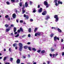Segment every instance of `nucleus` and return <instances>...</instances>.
I'll return each mask as SVG.
<instances>
[{
    "instance_id": "nucleus-59",
    "label": "nucleus",
    "mask_w": 64,
    "mask_h": 64,
    "mask_svg": "<svg viewBox=\"0 0 64 64\" xmlns=\"http://www.w3.org/2000/svg\"><path fill=\"white\" fill-rule=\"evenodd\" d=\"M4 51H6V49H5V48L4 49Z\"/></svg>"
},
{
    "instance_id": "nucleus-43",
    "label": "nucleus",
    "mask_w": 64,
    "mask_h": 64,
    "mask_svg": "<svg viewBox=\"0 0 64 64\" xmlns=\"http://www.w3.org/2000/svg\"><path fill=\"white\" fill-rule=\"evenodd\" d=\"M62 56H64V52H63L62 53Z\"/></svg>"
},
{
    "instance_id": "nucleus-17",
    "label": "nucleus",
    "mask_w": 64,
    "mask_h": 64,
    "mask_svg": "<svg viewBox=\"0 0 64 64\" xmlns=\"http://www.w3.org/2000/svg\"><path fill=\"white\" fill-rule=\"evenodd\" d=\"M50 17L49 16L46 17V18L45 19L46 20H47L48 19H49Z\"/></svg>"
},
{
    "instance_id": "nucleus-58",
    "label": "nucleus",
    "mask_w": 64,
    "mask_h": 64,
    "mask_svg": "<svg viewBox=\"0 0 64 64\" xmlns=\"http://www.w3.org/2000/svg\"><path fill=\"white\" fill-rule=\"evenodd\" d=\"M27 44H28V45H30V42H28V43Z\"/></svg>"
},
{
    "instance_id": "nucleus-10",
    "label": "nucleus",
    "mask_w": 64,
    "mask_h": 64,
    "mask_svg": "<svg viewBox=\"0 0 64 64\" xmlns=\"http://www.w3.org/2000/svg\"><path fill=\"white\" fill-rule=\"evenodd\" d=\"M20 60H19V59H18L17 60V63H18V64H19V63H20Z\"/></svg>"
},
{
    "instance_id": "nucleus-19",
    "label": "nucleus",
    "mask_w": 64,
    "mask_h": 64,
    "mask_svg": "<svg viewBox=\"0 0 64 64\" xmlns=\"http://www.w3.org/2000/svg\"><path fill=\"white\" fill-rule=\"evenodd\" d=\"M32 50H34V51H36V48H32Z\"/></svg>"
},
{
    "instance_id": "nucleus-22",
    "label": "nucleus",
    "mask_w": 64,
    "mask_h": 64,
    "mask_svg": "<svg viewBox=\"0 0 64 64\" xmlns=\"http://www.w3.org/2000/svg\"><path fill=\"white\" fill-rule=\"evenodd\" d=\"M14 32H16V28H14Z\"/></svg>"
},
{
    "instance_id": "nucleus-8",
    "label": "nucleus",
    "mask_w": 64,
    "mask_h": 64,
    "mask_svg": "<svg viewBox=\"0 0 64 64\" xmlns=\"http://www.w3.org/2000/svg\"><path fill=\"white\" fill-rule=\"evenodd\" d=\"M44 4L45 5H48V2H47L45 1L44 2Z\"/></svg>"
},
{
    "instance_id": "nucleus-6",
    "label": "nucleus",
    "mask_w": 64,
    "mask_h": 64,
    "mask_svg": "<svg viewBox=\"0 0 64 64\" xmlns=\"http://www.w3.org/2000/svg\"><path fill=\"white\" fill-rule=\"evenodd\" d=\"M55 50V48H53L52 47L51 48L50 51H52V52H53V51H54Z\"/></svg>"
},
{
    "instance_id": "nucleus-64",
    "label": "nucleus",
    "mask_w": 64,
    "mask_h": 64,
    "mask_svg": "<svg viewBox=\"0 0 64 64\" xmlns=\"http://www.w3.org/2000/svg\"><path fill=\"white\" fill-rule=\"evenodd\" d=\"M5 64H10L9 63H5Z\"/></svg>"
},
{
    "instance_id": "nucleus-61",
    "label": "nucleus",
    "mask_w": 64,
    "mask_h": 64,
    "mask_svg": "<svg viewBox=\"0 0 64 64\" xmlns=\"http://www.w3.org/2000/svg\"><path fill=\"white\" fill-rule=\"evenodd\" d=\"M49 63H50V62L48 61V64H49Z\"/></svg>"
},
{
    "instance_id": "nucleus-2",
    "label": "nucleus",
    "mask_w": 64,
    "mask_h": 64,
    "mask_svg": "<svg viewBox=\"0 0 64 64\" xmlns=\"http://www.w3.org/2000/svg\"><path fill=\"white\" fill-rule=\"evenodd\" d=\"M54 18L56 19L55 20L56 22H57V21H58L59 18L58 17V16L57 15H55L54 16Z\"/></svg>"
},
{
    "instance_id": "nucleus-16",
    "label": "nucleus",
    "mask_w": 64,
    "mask_h": 64,
    "mask_svg": "<svg viewBox=\"0 0 64 64\" xmlns=\"http://www.w3.org/2000/svg\"><path fill=\"white\" fill-rule=\"evenodd\" d=\"M6 32H8L9 30H10V29L8 28L6 29Z\"/></svg>"
},
{
    "instance_id": "nucleus-29",
    "label": "nucleus",
    "mask_w": 64,
    "mask_h": 64,
    "mask_svg": "<svg viewBox=\"0 0 64 64\" xmlns=\"http://www.w3.org/2000/svg\"><path fill=\"white\" fill-rule=\"evenodd\" d=\"M19 36V34H18L17 35H16V36H15V37H18Z\"/></svg>"
},
{
    "instance_id": "nucleus-40",
    "label": "nucleus",
    "mask_w": 64,
    "mask_h": 64,
    "mask_svg": "<svg viewBox=\"0 0 64 64\" xmlns=\"http://www.w3.org/2000/svg\"><path fill=\"white\" fill-rule=\"evenodd\" d=\"M54 2H55V3H57V0H55Z\"/></svg>"
},
{
    "instance_id": "nucleus-60",
    "label": "nucleus",
    "mask_w": 64,
    "mask_h": 64,
    "mask_svg": "<svg viewBox=\"0 0 64 64\" xmlns=\"http://www.w3.org/2000/svg\"><path fill=\"white\" fill-rule=\"evenodd\" d=\"M28 57H30V55L28 54Z\"/></svg>"
},
{
    "instance_id": "nucleus-34",
    "label": "nucleus",
    "mask_w": 64,
    "mask_h": 64,
    "mask_svg": "<svg viewBox=\"0 0 64 64\" xmlns=\"http://www.w3.org/2000/svg\"><path fill=\"white\" fill-rule=\"evenodd\" d=\"M24 48H25V49H27V46H24Z\"/></svg>"
},
{
    "instance_id": "nucleus-39",
    "label": "nucleus",
    "mask_w": 64,
    "mask_h": 64,
    "mask_svg": "<svg viewBox=\"0 0 64 64\" xmlns=\"http://www.w3.org/2000/svg\"><path fill=\"white\" fill-rule=\"evenodd\" d=\"M18 33H19L20 32V30H18Z\"/></svg>"
},
{
    "instance_id": "nucleus-24",
    "label": "nucleus",
    "mask_w": 64,
    "mask_h": 64,
    "mask_svg": "<svg viewBox=\"0 0 64 64\" xmlns=\"http://www.w3.org/2000/svg\"><path fill=\"white\" fill-rule=\"evenodd\" d=\"M54 35V34H52L50 35V36L51 37H53V35Z\"/></svg>"
},
{
    "instance_id": "nucleus-28",
    "label": "nucleus",
    "mask_w": 64,
    "mask_h": 64,
    "mask_svg": "<svg viewBox=\"0 0 64 64\" xmlns=\"http://www.w3.org/2000/svg\"><path fill=\"white\" fill-rule=\"evenodd\" d=\"M6 3L8 5H9L10 4V3H9V2H6Z\"/></svg>"
},
{
    "instance_id": "nucleus-7",
    "label": "nucleus",
    "mask_w": 64,
    "mask_h": 64,
    "mask_svg": "<svg viewBox=\"0 0 64 64\" xmlns=\"http://www.w3.org/2000/svg\"><path fill=\"white\" fill-rule=\"evenodd\" d=\"M16 14H14L12 15V17L13 18H16Z\"/></svg>"
},
{
    "instance_id": "nucleus-18",
    "label": "nucleus",
    "mask_w": 64,
    "mask_h": 64,
    "mask_svg": "<svg viewBox=\"0 0 64 64\" xmlns=\"http://www.w3.org/2000/svg\"><path fill=\"white\" fill-rule=\"evenodd\" d=\"M20 30L22 32H23V29L22 28H20Z\"/></svg>"
},
{
    "instance_id": "nucleus-44",
    "label": "nucleus",
    "mask_w": 64,
    "mask_h": 64,
    "mask_svg": "<svg viewBox=\"0 0 64 64\" xmlns=\"http://www.w3.org/2000/svg\"><path fill=\"white\" fill-rule=\"evenodd\" d=\"M8 15H6L5 16V18H8Z\"/></svg>"
},
{
    "instance_id": "nucleus-21",
    "label": "nucleus",
    "mask_w": 64,
    "mask_h": 64,
    "mask_svg": "<svg viewBox=\"0 0 64 64\" xmlns=\"http://www.w3.org/2000/svg\"><path fill=\"white\" fill-rule=\"evenodd\" d=\"M33 10H34L33 12L35 13V12H36V9L35 8H34Z\"/></svg>"
},
{
    "instance_id": "nucleus-62",
    "label": "nucleus",
    "mask_w": 64,
    "mask_h": 64,
    "mask_svg": "<svg viewBox=\"0 0 64 64\" xmlns=\"http://www.w3.org/2000/svg\"><path fill=\"white\" fill-rule=\"evenodd\" d=\"M10 34L11 35H13V33H11Z\"/></svg>"
},
{
    "instance_id": "nucleus-51",
    "label": "nucleus",
    "mask_w": 64,
    "mask_h": 64,
    "mask_svg": "<svg viewBox=\"0 0 64 64\" xmlns=\"http://www.w3.org/2000/svg\"><path fill=\"white\" fill-rule=\"evenodd\" d=\"M24 8H25V7H24H24L22 8V10H24Z\"/></svg>"
},
{
    "instance_id": "nucleus-55",
    "label": "nucleus",
    "mask_w": 64,
    "mask_h": 64,
    "mask_svg": "<svg viewBox=\"0 0 64 64\" xmlns=\"http://www.w3.org/2000/svg\"><path fill=\"white\" fill-rule=\"evenodd\" d=\"M27 64H31V63H30V62H27Z\"/></svg>"
},
{
    "instance_id": "nucleus-57",
    "label": "nucleus",
    "mask_w": 64,
    "mask_h": 64,
    "mask_svg": "<svg viewBox=\"0 0 64 64\" xmlns=\"http://www.w3.org/2000/svg\"><path fill=\"white\" fill-rule=\"evenodd\" d=\"M17 34V32H16L14 33V34Z\"/></svg>"
},
{
    "instance_id": "nucleus-23",
    "label": "nucleus",
    "mask_w": 64,
    "mask_h": 64,
    "mask_svg": "<svg viewBox=\"0 0 64 64\" xmlns=\"http://www.w3.org/2000/svg\"><path fill=\"white\" fill-rule=\"evenodd\" d=\"M52 56L53 57V58H54L55 57V54H52Z\"/></svg>"
},
{
    "instance_id": "nucleus-12",
    "label": "nucleus",
    "mask_w": 64,
    "mask_h": 64,
    "mask_svg": "<svg viewBox=\"0 0 64 64\" xmlns=\"http://www.w3.org/2000/svg\"><path fill=\"white\" fill-rule=\"evenodd\" d=\"M45 52V50H42L41 52V53L42 54H44V53Z\"/></svg>"
},
{
    "instance_id": "nucleus-11",
    "label": "nucleus",
    "mask_w": 64,
    "mask_h": 64,
    "mask_svg": "<svg viewBox=\"0 0 64 64\" xmlns=\"http://www.w3.org/2000/svg\"><path fill=\"white\" fill-rule=\"evenodd\" d=\"M57 40V38L56 36H55L54 38V40L55 41H56Z\"/></svg>"
},
{
    "instance_id": "nucleus-30",
    "label": "nucleus",
    "mask_w": 64,
    "mask_h": 64,
    "mask_svg": "<svg viewBox=\"0 0 64 64\" xmlns=\"http://www.w3.org/2000/svg\"><path fill=\"white\" fill-rule=\"evenodd\" d=\"M37 28H36L34 30V32H36V31H37Z\"/></svg>"
},
{
    "instance_id": "nucleus-50",
    "label": "nucleus",
    "mask_w": 64,
    "mask_h": 64,
    "mask_svg": "<svg viewBox=\"0 0 64 64\" xmlns=\"http://www.w3.org/2000/svg\"><path fill=\"white\" fill-rule=\"evenodd\" d=\"M58 53H56V54H55L56 57V56H57V55H58Z\"/></svg>"
},
{
    "instance_id": "nucleus-13",
    "label": "nucleus",
    "mask_w": 64,
    "mask_h": 64,
    "mask_svg": "<svg viewBox=\"0 0 64 64\" xmlns=\"http://www.w3.org/2000/svg\"><path fill=\"white\" fill-rule=\"evenodd\" d=\"M58 2V4H62V2H60V1H59Z\"/></svg>"
},
{
    "instance_id": "nucleus-3",
    "label": "nucleus",
    "mask_w": 64,
    "mask_h": 64,
    "mask_svg": "<svg viewBox=\"0 0 64 64\" xmlns=\"http://www.w3.org/2000/svg\"><path fill=\"white\" fill-rule=\"evenodd\" d=\"M42 32H38L37 33H36L35 34V36H37V35L40 36V35H41V33Z\"/></svg>"
},
{
    "instance_id": "nucleus-5",
    "label": "nucleus",
    "mask_w": 64,
    "mask_h": 64,
    "mask_svg": "<svg viewBox=\"0 0 64 64\" xmlns=\"http://www.w3.org/2000/svg\"><path fill=\"white\" fill-rule=\"evenodd\" d=\"M46 13L47 12H46V11H44L43 13H42V14L43 15H46Z\"/></svg>"
},
{
    "instance_id": "nucleus-42",
    "label": "nucleus",
    "mask_w": 64,
    "mask_h": 64,
    "mask_svg": "<svg viewBox=\"0 0 64 64\" xmlns=\"http://www.w3.org/2000/svg\"><path fill=\"white\" fill-rule=\"evenodd\" d=\"M11 1H12V2H15V0H11Z\"/></svg>"
},
{
    "instance_id": "nucleus-15",
    "label": "nucleus",
    "mask_w": 64,
    "mask_h": 64,
    "mask_svg": "<svg viewBox=\"0 0 64 64\" xmlns=\"http://www.w3.org/2000/svg\"><path fill=\"white\" fill-rule=\"evenodd\" d=\"M25 6L26 7H27L28 6V4H27V3L26 2L25 3Z\"/></svg>"
},
{
    "instance_id": "nucleus-48",
    "label": "nucleus",
    "mask_w": 64,
    "mask_h": 64,
    "mask_svg": "<svg viewBox=\"0 0 64 64\" xmlns=\"http://www.w3.org/2000/svg\"><path fill=\"white\" fill-rule=\"evenodd\" d=\"M11 27H14V25L13 24H11L10 25Z\"/></svg>"
},
{
    "instance_id": "nucleus-47",
    "label": "nucleus",
    "mask_w": 64,
    "mask_h": 64,
    "mask_svg": "<svg viewBox=\"0 0 64 64\" xmlns=\"http://www.w3.org/2000/svg\"><path fill=\"white\" fill-rule=\"evenodd\" d=\"M50 57H52V54H50Z\"/></svg>"
},
{
    "instance_id": "nucleus-14",
    "label": "nucleus",
    "mask_w": 64,
    "mask_h": 64,
    "mask_svg": "<svg viewBox=\"0 0 64 64\" xmlns=\"http://www.w3.org/2000/svg\"><path fill=\"white\" fill-rule=\"evenodd\" d=\"M57 30L59 32H62L61 30L59 28H58Z\"/></svg>"
},
{
    "instance_id": "nucleus-33",
    "label": "nucleus",
    "mask_w": 64,
    "mask_h": 64,
    "mask_svg": "<svg viewBox=\"0 0 64 64\" xmlns=\"http://www.w3.org/2000/svg\"><path fill=\"white\" fill-rule=\"evenodd\" d=\"M28 49L29 50H30V51L31 50V48H30V47H29L28 48Z\"/></svg>"
},
{
    "instance_id": "nucleus-37",
    "label": "nucleus",
    "mask_w": 64,
    "mask_h": 64,
    "mask_svg": "<svg viewBox=\"0 0 64 64\" xmlns=\"http://www.w3.org/2000/svg\"><path fill=\"white\" fill-rule=\"evenodd\" d=\"M9 51H10V52H11V48H9Z\"/></svg>"
},
{
    "instance_id": "nucleus-1",
    "label": "nucleus",
    "mask_w": 64,
    "mask_h": 64,
    "mask_svg": "<svg viewBox=\"0 0 64 64\" xmlns=\"http://www.w3.org/2000/svg\"><path fill=\"white\" fill-rule=\"evenodd\" d=\"M22 46L23 44L21 43H19V46H20L19 50L20 51H22Z\"/></svg>"
},
{
    "instance_id": "nucleus-20",
    "label": "nucleus",
    "mask_w": 64,
    "mask_h": 64,
    "mask_svg": "<svg viewBox=\"0 0 64 64\" xmlns=\"http://www.w3.org/2000/svg\"><path fill=\"white\" fill-rule=\"evenodd\" d=\"M28 32H31V28H30L28 29Z\"/></svg>"
},
{
    "instance_id": "nucleus-45",
    "label": "nucleus",
    "mask_w": 64,
    "mask_h": 64,
    "mask_svg": "<svg viewBox=\"0 0 64 64\" xmlns=\"http://www.w3.org/2000/svg\"><path fill=\"white\" fill-rule=\"evenodd\" d=\"M31 36V35H30V34H28V37H30Z\"/></svg>"
},
{
    "instance_id": "nucleus-53",
    "label": "nucleus",
    "mask_w": 64,
    "mask_h": 64,
    "mask_svg": "<svg viewBox=\"0 0 64 64\" xmlns=\"http://www.w3.org/2000/svg\"><path fill=\"white\" fill-rule=\"evenodd\" d=\"M48 7H49V6H48V4L47 5H46V8H48Z\"/></svg>"
},
{
    "instance_id": "nucleus-54",
    "label": "nucleus",
    "mask_w": 64,
    "mask_h": 64,
    "mask_svg": "<svg viewBox=\"0 0 64 64\" xmlns=\"http://www.w3.org/2000/svg\"><path fill=\"white\" fill-rule=\"evenodd\" d=\"M16 2H19V0H16Z\"/></svg>"
},
{
    "instance_id": "nucleus-35",
    "label": "nucleus",
    "mask_w": 64,
    "mask_h": 64,
    "mask_svg": "<svg viewBox=\"0 0 64 64\" xmlns=\"http://www.w3.org/2000/svg\"><path fill=\"white\" fill-rule=\"evenodd\" d=\"M20 23H23V21L22 20H20Z\"/></svg>"
},
{
    "instance_id": "nucleus-49",
    "label": "nucleus",
    "mask_w": 64,
    "mask_h": 64,
    "mask_svg": "<svg viewBox=\"0 0 64 64\" xmlns=\"http://www.w3.org/2000/svg\"><path fill=\"white\" fill-rule=\"evenodd\" d=\"M30 21H33V19H30Z\"/></svg>"
},
{
    "instance_id": "nucleus-26",
    "label": "nucleus",
    "mask_w": 64,
    "mask_h": 64,
    "mask_svg": "<svg viewBox=\"0 0 64 64\" xmlns=\"http://www.w3.org/2000/svg\"><path fill=\"white\" fill-rule=\"evenodd\" d=\"M22 2H20V7H21V6H22Z\"/></svg>"
},
{
    "instance_id": "nucleus-56",
    "label": "nucleus",
    "mask_w": 64,
    "mask_h": 64,
    "mask_svg": "<svg viewBox=\"0 0 64 64\" xmlns=\"http://www.w3.org/2000/svg\"><path fill=\"white\" fill-rule=\"evenodd\" d=\"M23 58H26V57L24 56H23Z\"/></svg>"
},
{
    "instance_id": "nucleus-38",
    "label": "nucleus",
    "mask_w": 64,
    "mask_h": 64,
    "mask_svg": "<svg viewBox=\"0 0 64 64\" xmlns=\"http://www.w3.org/2000/svg\"><path fill=\"white\" fill-rule=\"evenodd\" d=\"M55 5L56 6H58V4L57 3V2H56V3Z\"/></svg>"
},
{
    "instance_id": "nucleus-63",
    "label": "nucleus",
    "mask_w": 64,
    "mask_h": 64,
    "mask_svg": "<svg viewBox=\"0 0 64 64\" xmlns=\"http://www.w3.org/2000/svg\"><path fill=\"white\" fill-rule=\"evenodd\" d=\"M40 7V5H38V8H39V7Z\"/></svg>"
},
{
    "instance_id": "nucleus-46",
    "label": "nucleus",
    "mask_w": 64,
    "mask_h": 64,
    "mask_svg": "<svg viewBox=\"0 0 64 64\" xmlns=\"http://www.w3.org/2000/svg\"><path fill=\"white\" fill-rule=\"evenodd\" d=\"M25 36H26V35H24L23 36H22V37H25Z\"/></svg>"
},
{
    "instance_id": "nucleus-32",
    "label": "nucleus",
    "mask_w": 64,
    "mask_h": 64,
    "mask_svg": "<svg viewBox=\"0 0 64 64\" xmlns=\"http://www.w3.org/2000/svg\"><path fill=\"white\" fill-rule=\"evenodd\" d=\"M5 26L6 27H8L9 26L7 24H6Z\"/></svg>"
},
{
    "instance_id": "nucleus-25",
    "label": "nucleus",
    "mask_w": 64,
    "mask_h": 64,
    "mask_svg": "<svg viewBox=\"0 0 64 64\" xmlns=\"http://www.w3.org/2000/svg\"><path fill=\"white\" fill-rule=\"evenodd\" d=\"M6 58H7L6 57H4V58L3 60L4 61H5V60Z\"/></svg>"
},
{
    "instance_id": "nucleus-9",
    "label": "nucleus",
    "mask_w": 64,
    "mask_h": 64,
    "mask_svg": "<svg viewBox=\"0 0 64 64\" xmlns=\"http://www.w3.org/2000/svg\"><path fill=\"white\" fill-rule=\"evenodd\" d=\"M42 8H40V10H38V12L40 13L42 12Z\"/></svg>"
},
{
    "instance_id": "nucleus-27",
    "label": "nucleus",
    "mask_w": 64,
    "mask_h": 64,
    "mask_svg": "<svg viewBox=\"0 0 64 64\" xmlns=\"http://www.w3.org/2000/svg\"><path fill=\"white\" fill-rule=\"evenodd\" d=\"M13 58H10V61H12L13 60Z\"/></svg>"
},
{
    "instance_id": "nucleus-4",
    "label": "nucleus",
    "mask_w": 64,
    "mask_h": 64,
    "mask_svg": "<svg viewBox=\"0 0 64 64\" xmlns=\"http://www.w3.org/2000/svg\"><path fill=\"white\" fill-rule=\"evenodd\" d=\"M24 17H26V19H28V16L26 15L25 14H24Z\"/></svg>"
},
{
    "instance_id": "nucleus-52",
    "label": "nucleus",
    "mask_w": 64,
    "mask_h": 64,
    "mask_svg": "<svg viewBox=\"0 0 64 64\" xmlns=\"http://www.w3.org/2000/svg\"><path fill=\"white\" fill-rule=\"evenodd\" d=\"M30 5H31L32 4V2L31 1L30 2Z\"/></svg>"
},
{
    "instance_id": "nucleus-31",
    "label": "nucleus",
    "mask_w": 64,
    "mask_h": 64,
    "mask_svg": "<svg viewBox=\"0 0 64 64\" xmlns=\"http://www.w3.org/2000/svg\"><path fill=\"white\" fill-rule=\"evenodd\" d=\"M22 13H24L25 12V11L24 10H22Z\"/></svg>"
},
{
    "instance_id": "nucleus-41",
    "label": "nucleus",
    "mask_w": 64,
    "mask_h": 64,
    "mask_svg": "<svg viewBox=\"0 0 64 64\" xmlns=\"http://www.w3.org/2000/svg\"><path fill=\"white\" fill-rule=\"evenodd\" d=\"M64 41V40L63 39H61V42H63Z\"/></svg>"
},
{
    "instance_id": "nucleus-36",
    "label": "nucleus",
    "mask_w": 64,
    "mask_h": 64,
    "mask_svg": "<svg viewBox=\"0 0 64 64\" xmlns=\"http://www.w3.org/2000/svg\"><path fill=\"white\" fill-rule=\"evenodd\" d=\"M41 52V50H38L37 51V52L38 53H40Z\"/></svg>"
}]
</instances>
